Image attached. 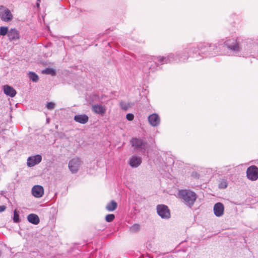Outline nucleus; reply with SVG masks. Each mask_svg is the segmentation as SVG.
<instances>
[{
    "label": "nucleus",
    "mask_w": 258,
    "mask_h": 258,
    "mask_svg": "<svg viewBox=\"0 0 258 258\" xmlns=\"http://www.w3.org/2000/svg\"><path fill=\"white\" fill-rule=\"evenodd\" d=\"M197 49L195 44H189L182 49L177 51L175 54L170 53L167 57H162L159 60L161 61L165 60L166 63L184 62L192 53H197Z\"/></svg>",
    "instance_id": "obj_1"
},
{
    "label": "nucleus",
    "mask_w": 258,
    "mask_h": 258,
    "mask_svg": "<svg viewBox=\"0 0 258 258\" xmlns=\"http://www.w3.org/2000/svg\"><path fill=\"white\" fill-rule=\"evenodd\" d=\"M224 44L230 53L235 56L239 55L240 52L245 51L249 48L247 41L238 37L226 38Z\"/></svg>",
    "instance_id": "obj_2"
},
{
    "label": "nucleus",
    "mask_w": 258,
    "mask_h": 258,
    "mask_svg": "<svg viewBox=\"0 0 258 258\" xmlns=\"http://www.w3.org/2000/svg\"><path fill=\"white\" fill-rule=\"evenodd\" d=\"M197 48V52L199 54H202L203 57H213L219 55L218 48L215 44H209L208 43H200L196 45Z\"/></svg>",
    "instance_id": "obj_3"
},
{
    "label": "nucleus",
    "mask_w": 258,
    "mask_h": 258,
    "mask_svg": "<svg viewBox=\"0 0 258 258\" xmlns=\"http://www.w3.org/2000/svg\"><path fill=\"white\" fill-rule=\"evenodd\" d=\"M178 196L184 204L189 208L192 207L197 198L195 192L187 189L179 190Z\"/></svg>",
    "instance_id": "obj_4"
},
{
    "label": "nucleus",
    "mask_w": 258,
    "mask_h": 258,
    "mask_svg": "<svg viewBox=\"0 0 258 258\" xmlns=\"http://www.w3.org/2000/svg\"><path fill=\"white\" fill-rule=\"evenodd\" d=\"M163 56H145L144 57L143 61L146 63V67L148 69L151 71L154 72L155 71L159 64L166 63L165 60L163 61H160V58Z\"/></svg>",
    "instance_id": "obj_5"
},
{
    "label": "nucleus",
    "mask_w": 258,
    "mask_h": 258,
    "mask_svg": "<svg viewBox=\"0 0 258 258\" xmlns=\"http://www.w3.org/2000/svg\"><path fill=\"white\" fill-rule=\"evenodd\" d=\"M131 143L135 150L142 153H144L148 148V144L146 142L136 138H133Z\"/></svg>",
    "instance_id": "obj_6"
},
{
    "label": "nucleus",
    "mask_w": 258,
    "mask_h": 258,
    "mask_svg": "<svg viewBox=\"0 0 258 258\" xmlns=\"http://www.w3.org/2000/svg\"><path fill=\"white\" fill-rule=\"evenodd\" d=\"M82 161L79 158H74L71 159L68 164V167L70 171L73 174L76 173L82 164Z\"/></svg>",
    "instance_id": "obj_7"
},
{
    "label": "nucleus",
    "mask_w": 258,
    "mask_h": 258,
    "mask_svg": "<svg viewBox=\"0 0 258 258\" xmlns=\"http://www.w3.org/2000/svg\"><path fill=\"white\" fill-rule=\"evenodd\" d=\"M158 215L162 219H168L170 218V211L167 206L165 205H158L156 207Z\"/></svg>",
    "instance_id": "obj_8"
},
{
    "label": "nucleus",
    "mask_w": 258,
    "mask_h": 258,
    "mask_svg": "<svg viewBox=\"0 0 258 258\" xmlns=\"http://www.w3.org/2000/svg\"><path fill=\"white\" fill-rule=\"evenodd\" d=\"M0 18L3 21L9 22L13 19V15L7 8L1 6H0Z\"/></svg>",
    "instance_id": "obj_9"
},
{
    "label": "nucleus",
    "mask_w": 258,
    "mask_h": 258,
    "mask_svg": "<svg viewBox=\"0 0 258 258\" xmlns=\"http://www.w3.org/2000/svg\"><path fill=\"white\" fill-rule=\"evenodd\" d=\"M246 175L249 180H256L258 178V168L254 165L249 167L246 170Z\"/></svg>",
    "instance_id": "obj_10"
},
{
    "label": "nucleus",
    "mask_w": 258,
    "mask_h": 258,
    "mask_svg": "<svg viewBox=\"0 0 258 258\" xmlns=\"http://www.w3.org/2000/svg\"><path fill=\"white\" fill-rule=\"evenodd\" d=\"M41 160L42 157L40 155L32 156L28 158L27 164L29 167H33L41 162Z\"/></svg>",
    "instance_id": "obj_11"
},
{
    "label": "nucleus",
    "mask_w": 258,
    "mask_h": 258,
    "mask_svg": "<svg viewBox=\"0 0 258 258\" xmlns=\"http://www.w3.org/2000/svg\"><path fill=\"white\" fill-rule=\"evenodd\" d=\"M148 120L150 124L153 127L157 126L160 123V117L157 113L150 115L148 117Z\"/></svg>",
    "instance_id": "obj_12"
},
{
    "label": "nucleus",
    "mask_w": 258,
    "mask_h": 258,
    "mask_svg": "<svg viewBox=\"0 0 258 258\" xmlns=\"http://www.w3.org/2000/svg\"><path fill=\"white\" fill-rule=\"evenodd\" d=\"M224 207L222 203L218 202L216 203L213 207V211L216 217H220L224 214Z\"/></svg>",
    "instance_id": "obj_13"
},
{
    "label": "nucleus",
    "mask_w": 258,
    "mask_h": 258,
    "mask_svg": "<svg viewBox=\"0 0 258 258\" xmlns=\"http://www.w3.org/2000/svg\"><path fill=\"white\" fill-rule=\"evenodd\" d=\"M8 37L10 41H16L20 38L19 31L16 29H11L8 33Z\"/></svg>",
    "instance_id": "obj_14"
},
{
    "label": "nucleus",
    "mask_w": 258,
    "mask_h": 258,
    "mask_svg": "<svg viewBox=\"0 0 258 258\" xmlns=\"http://www.w3.org/2000/svg\"><path fill=\"white\" fill-rule=\"evenodd\" d=\"M32 194L36 198L42 197L44 194L43 187L39 185H34L32 189Z\"/></svg>",
    "instance_id": "obj_15"
},
{
    "label": "nucleus",
    "mask_w": 258,
    "mask_h": 258,
    "mask_svg": "<svg viewBox=\"0 0 258 258\" xmlns=\"http://www.w3.org/2000/svg\"><path fill=\"white\" fill-rule=\"evenodd\" d=\"M142 163V159L136 156H133L130 159L129 164L133 168L139 166Z\"/></svg>",
    "instance_id": "obj_16"
},
{
    "label": "nucleus",
    "mask_w": 258,
    "mask_h": 258,
    "mask_svg": "<svg viewBox=\"0 0 258 258\" xmlns=\"http://www.w3.org/2000/svg\"><path fill=\"white\" fill-rule=\"evenodd\" d=\"M74 120L81 124H85L89 120V117L85 114H77L74 117Z\"/></svg>",
    "instance_id": "obj_17"
},
{
    "label": "nucleus",
    "mask_w": 258,
    "mask_h": 258,
    "mask_svg": "<svg viewBox=\"0 0 258 258\" xmlns=\"http://www.w3.org/2000/svg\"><path fill=\"white\" fill-rule=\"evenodd\" d=\"M3 89L4 93L6 95L11 97H14L17 93L16 91L12 87L8 85H4L3 87Z\"/></svg>",
    "instance_id": "obj_18"
},
{
    "label": "nucleus",
    "mask_w": 258,
    "mask_h": 258,
    "mask_svg": "<svg viewBox=\"0 0 258 258\" xmlns=\"http://www.w3.org/2000/svg\"><path fill=\"white\" fill-rule=\"evenodd\" d=\"M92 110L95 113L101 115L103 114L106 111L105 107L99 104L92 105Z\"/></svg>",
    "instance_id": "obj_19"
},
{
    "label": "nucleus",
    "mask_w": 258,
    "mask_h": 258,
    "mask_svg": "<svg viewBox=\"0 0 258 258\" xmlns=\"http://www.w3.org/2000/svg\"><path fill=\"white\" fill-rule=\"evenodd\" d=\"M28 221L34 225H37L40 222V219L38 215L35 214H30L27 216Z\"/></svg>",
    "instance_id": "obj_20"
},
{
    "label": "nucleus",
    "mask_w": 258,
    "mask_h": 258,
    "mask_svg": "<svg viewBox=\"0 0 258 258\" xmlns=\"http://www.w3.org/2000/svg\"><path fill=\"white\" fill-rule=\"evenodd\" d=\"M117 207V204L116 202L112 200L108 203L106 206V209L109 212L114 211Z\"/></svg>",
    "instance_id": "obj_21"
},
{
    "label": "nucleus",
    "mask_w": 258,
    "mask_h": 258,
    "mask_svg": "<svg viewBox=\"0 0 258 258\" xmlns=\"http://www.w3.org/2000/svg\"><path fill=\"white\" fill-rule=\"evenodd\" d=\"M228 186V181L226 179H220L219 181L218 187L220 189H225Z\"/></svg>",
    "instance_id": "obj_22"
},
{
    "label": "nucleus",
    "mask_w": 258,
    "mask_h": 258,
    "mask_svg": "<svg viewBox=\"0 0 258 258\" xmlns=\"http://www.w3.org/2000/svg\"><path fill=\"white\" fill-rule=\"evenodd\" d=\"M28 77L30 80L34 82H37L39 80L38 76L34 72H30L28 74Z\"/></svg>",
    "instance_id": "obj_23"
},
{
    "label": "nucleus",
    "mask_w": 258,
    "mask_h": 258,
    "mask_svg": "<svg viewBox=\"0 0 258 258\" xmlns=\"http://www.w3.org/2000/svg\"><path fill=\"white\" fill-rule=\"evenodd\" d=\"M141 226L139 224H134L130 227V231L131 233H136L140 231Z\"/></svg>",
    "instance_id": "obj_24"
},
{
    "label": "nucleus",
    "mask_w": 258,
    "mask_h": 258,
    "mask_svg": "<svg viewBox=\"0 0 258 258\" xmlns=\"http://www.w3.org/2000/svg\"><path fill=\"white\" fill-rule=\"evenodd\" d=\"M9 30L7 27L2 26L0 27V35L5 36L8 34Z\"/></svg>",
    "instance_id": "obj_25"
},
{
    "label": "nucleus",
    "mask_w": 258,
    "mask_h": 258,
    "mask_svg": "<svg viewBox=\"0 0 258 258\" xmlns=\"http://www.w3.org/2000/svg\"><path fill=\"white\" fill-rule=\"evenodd\" d=\"M13 219V221L16 223H19L20 221L19 213L16 210H15L14 211V217Z\"/></svg>",
    "instance_id": "obj_26"
},
{
    "label": "nucleus",
    "mask_w": 258,
    "mask_h": 258,
    "mask_svg": "<svg viewBox=\"0 0 258 258\" xmlns=\"http://www.w3.org/2000/svg\"><path fill=\"white\" fill-rule=\"evenodd\" d=\"M115 218V216L113 214H108L105 217V220L108 222H112Z\"/></svg>",
    "instance_id": "obj_27"
},
{
    "label": "nucleus",
    "mask_w": 258,
    "mask_h": 258,
    "mask_svg": "<svg viewBox=\"0 0 258 258\" xmlns=\"http://www.w3.org/2000/svg\"><path fill=\"white\" fill-rule=\"evenodd\" d=\"M120 107L124 110H126L128 108V105L125 102L121 101L120 102Z\"/></svg>",
    "instance_id": "obj_28"
},
{
    "label": "nucleus",
    "mask_w": 258,
    "mask_h": 258,
    "mask_svg": "<svg viewBox=\"0 0 258 258\" xmlns=\"http://www.w3.org/2000/svg\"><path fill=\"white\" fill-rule=\"evenodd\" d=\"M55 106V104L53 102H48L47 104H46V107L47 108V109H49V110H52L54 108Z\"/></svg>",
    "instance_id": "obj_29"
},
{
    "label": "nucleus",
    "mask_w": 258,
    "mask_h": 258,
    "mask_svg": "<svg viewBox=\"0 0 258 258\" xmlns=\"http://www.w3.org/2000/svg\"><path fill=\"white\" fill-rule=\"evenodd\" d=\"M126 119L129 121H132L134 118V115L132 113H128L126 115Z\"/></svg>",
    "instance_id": "obj_30"
},
{
    "label": "nucleus",
    "mask_w": 258,
    "mask_h": 258,
    "mask_svg": "<svg viewBox=\"0 0 258 258\" xmlns=\"http://www.w3.org/2000/svg\"><path fill=\"white\" fill-rule=\"evenodd\" d=\"M43 72L47 74H54V71L52 69H46Z\"/></svg>",
    "instance_id": "obj_31"
},
{
    "label": "nucleus",
    "mask_w": 258,
    "mask_h": 258,
    "mask_svg": "<svg viewBox=\"0 0 258 258\" xmlns=\"http://www.w3.org/2000/svg\"><path fill=\"white\" fill-rule=\"evenodd\" d=\"M6 209L5 206H0V213L4 212Z\"/></svg>",
    "instance_id": "obj_32"
},
{
    "label": "nucleus",
    "mask_w": 258,
    "mask_h": 258,
    "mask_svg": "<svg viewBox=\"0 0 258 258\" xmlns=\"http://www.w3.org/2000/svg\"><path fill=\"white\" fill-rule=\"evenodd\" d=\"M36 6L37 8H39L40 7V2H37L36 3Z\"/></svg>",
    "instance_id": "obj_33"
},
{
    "label": "nucleus",
    "mask_w": 258,
    "mask_h": 258,
    "mask_svg": "<svg viewBox=\"0 0 258 258\" xmlns=\"http://www.w3.org/2000/svg\"><path fill=\"white\" fill-rule=\"evenodd\" d=\"M37 1H38V2H40V0H37Z\"/></svg>",
    "instance_id": "obj_34"
}]
</instances>
